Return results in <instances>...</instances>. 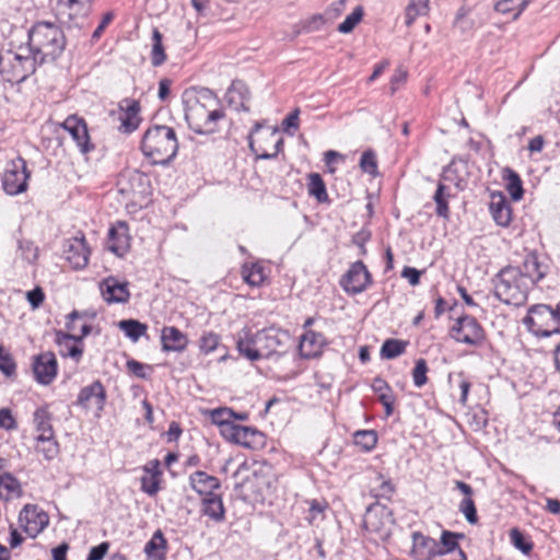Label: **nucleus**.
<instances>
[{"label": "nucleus", "mask_w": 560, "mask_h": 560, "mask_svg": "<svg viewBox=\"0 0 560 560\" xmlns=\"http://www.w3.org/2000/svg\"><path fill=\"white\" fill-rule=\"evenodd\" d=\"M236 348L241 355L252 362L261 359H279L291 348V336L288 330L275 326L256 332L245 327L236 335Z\"/></svg>", "instance_id": "obj_1"}, {"label": "nucleus", "mask_w": 560, "mask_h": 560, "mask_svg": "<svg viewBox=\"0 0 560 560\" xmlns=\"http://www.w3.org/2000/svg\"><path fill=\"white\" fill-rule=\"evenodd\" d=\"M183 104L189 128L199 135L214 133L219 129V122L225 117L218 97L209 89L185 91Z\"/></svg>", "instance_id": "obj_2"}, {"label": "nucleus", "mask_w": 560, "mask_h": 560, "mask_svg": "<svg viewBox=\"0 0 560 560\" xmlns=\"http://www.w3.org/2000/svg\"><path fill=\"white\" fill-rule=\"evenodd\" d=\"M63 31L54 22L39 21L28 32L27 51L39 65L56 60L66 48Z\"/></svg>", "instance_id": "obj_3"}, {"label": "nucleus", "mask_w": 560, "mask_h": 560, "mask_svg": "<svg viewBox=\"0 0 560 560\" xmlns=\"http://www.w3.org/2000/svg\"><path fill=\"white\" fill-rule=\"evenodd\" d=\"M141 151L153 164L167 165L178 151L175 130L164 125L149 127L142 137Z\"/></svg>", "instance_id": "obj_4"}, {"label": "nucleus", "mask_w": 560, "mask_h": 560, "mask_svg": "<svg viewBox=\"0 0 560 560\" xmlns=\"http://www.w3.org/2000/svg\"><path fill=\"white\" fill-rule=\"evenodd\" d=\"M529 284L522 279L514 267L503 268L497 276L494 295L503 303L522 306L527 301Z\"/></svg>", "instance_id": "obj_5"}, {"label": "nucleus", "mask_w": 560, "mask_h": 560, "mask_svg": "<svg viewBox=\"0 0 560 560\" xmlns=\"http://www.w3.org/2000/svg\"><path fill=\"white\" fill-rule=\"evenodd\" d=\"M38 60L27 48H20L18 52L8 51L0 56V73L8 82H22L34 73Z\"/></svg>", "instance_id": "obj_6"}, {"label": "nucleus", "mask_w": 560, "mask_h": 560, "mask_svg": "<svg viewBox=\"0 0 560 560\" xmlns=\"http://www.w3.org/2000/svg\"><path fill=\"white\" fill-rule=\"evenodd\" d=\"M523 324L537 337H549L560 332L553 308L546 304L532 306L523 318Z\"/></svg>", "instance_id": "obj_7"}, {"label": "nucleus", "mask_w": 560, "mask_h": 560, "mask_svg": "<svg viewBox=\"0 0 560 560\" xmlns=\"http://www.w3.org/2000/svg\"><path fill=\"white\" fill-rule=\"evenodd\" d=\"M93 0H58L55 7L56 18L69 27H83L91 11Z\"/></svg>", "instance_id": "obj_8"}, {"label": "nucleus", "mask_w": 560, "mask_h": 560, "mask_svg": "<svg viewBox=\"0 0 560 560\" xmlns=\"http://www.w3.org/2000/svg\"><path fill=\"white\" fill-rule=\"evenodd\" d=\"M30 172L26 161L18 156L5 164L2 175V187L8 195L15 196L27 189Z\"/></svg>", "instance_id": "obj_9"}, {"label": "nucleus", "mask_w": 560, "mask_h": 560, "mask_svg": "<svg viewBox=\"0 0 560 560\" xmlns=\"http://www.w3.org/2000/svg\"><path fill=\"white\" fill-rule=\"evenodd\" d=\"M451 337L457 342L478 347L485 339V330L475 317L466 315L456 320Z\"/></svg>", "instance_id": "obj_10"}, {"label": "nucleus", "mask_w": 560, "mask_h": 560, "mask_svg": "<svg viewBox=\"0 0 560 560\" xmlns=\"http://www.w3.org/2000/svg\"><path fill=\"white\" fill-rule=\"evenodd\" d=\"M372 283V275L363 261L358 260L349 267L340 279L341 288L351 295L364 292Z\"/></svg>", "instance_id": "obj_11"}, {"label": "nucleus", "mask_w": 560, "mask_h": 560, "mask_svg": "<svg viewBox=\"0 0 560 560\" xmlns=\"http://www.w3.org/2000/svg\"><path fill=\"white\" fill-rule=\"evenodd\" d=\"M19 524L26 535L35 538L49 524L48 514L37 504H25L19 513Z\"/></svg>", "instance_id": "obj_12"}, {"label": "nucleus", "mask_w": 560, "mask_h": 560, "mask_svg": "<svg viewBox=\"0 0 560 560\" xmlns=\"http://www.w3.org/2000/svg\"><path fill=\"white\" fill-rule=\"evenodd\" d=\"M106 390L101 381H94L92 384L81 388L77 405L83 409L94 408L96 415L103 411L106 401Z\"/></svg>", "instance_id": "obj_13"}, {"label": "nucleus", "mask_w": 560, "mask_h": 560, "mask_svg": "<svg viewBox=\"0 0 560 560\" xmlns=\"http://www.w3.org/2000/svg\"><path fill=\"white\" fill-rule=\"evenodd\" d=\"M32 369L37 383L49 385L56 378L58 372L56 355L50 351L35 355Z\"/></svg>", "instance_id": "obj_14"}, {"label": "nucleus", "mask_w": 560, "mask_h": 560, "mask_svg": "<svg viewBox=\"0 0 560 560\" xmlns=\"http://www.w3.org/2000/svg\"><path fill=\"white\" fill-rule=\"evenodd\" d=\"M520 277L530 285H535L548 273L549 266L538 258L535 252L526 254L522 264L515 267Z\"/></svg>", "instance_id": "obj_15"}, {"label": "nucleus", "mask_w": 560, "mask_h": 560, "mask_svg": "<svg viewBox=\"0 0 560 560\" xmlns=\"http://www.w3.org/2000/svg\"><path fill=\"white\" fill-rule=\"evenodd\" d=\"M61 126L72 137L81 153L86 154L94 150V145L90 141L86 122L83 118L70 115Z\"/></svg>", "instance_id": "obj_16"}, {"label": "nucleus", "mask_w": 560, "mask_h": 560, "mask_svg": "<svg viewBox=\"0 0 560 560\" xmlns=\"http://www.w3.org/2000/svg\"><path fill=\"white\" fill-rule=\"evenodd\" d=\"M392 522V512L386 505L375 502L366 508L363 518L366 530L380 533Z\"/></svg>", "instance_id": "obj_17"}, {"label": "nucleus", "mask_w": 560, "mask_h": 560, "mask_svg": "<svg viewBox=\"0 0 560 560\" xmlns=\"http://www.w3.org/2000/svg\"><path fill=\"white\" fill-rule=\"evenodd\" d=\"M411 538V556L415 560H433L441 553V550L438 549V540L434 538L421 532H413Z\"/></svg>", "instance_id": "obj_18"}, {"label": "nucleus", "mask_w": 560, "mask_h": 560, "mask_svg": "<svg viewBox=\"0 0 560 560\" xmlns=\"http://www.w3.org/2000/svg\"><path fill=\"white\" fill-rule=\"evenodd\" d=\"M90 248L85 238L73 237L65 245V257L74 269L84 268L89 262Z\"/></svg>", "instance_id": "obj_19"}, {"label": "nucleus", "mask_w": 560, "mask_h": 560, "mask_svg": "<svg viewBox=\"0 0 560 560\" xmlns=\"http://www.w3.org/2000/svg\"><path fill=\"white\" fill-rule=\"evenodd\" d=\"M100 289L102 292V296L109 304L126 303L128 302L130 296L128 283L120 282L114 277H108L104 279L100 284Z\"/></svg>", "instance_id": "obj_20"}, {"label": "nucleus", "mask_w": 560, "mask_h": 560, "mask_svg": "<svg viewBox=\"0 0 560 560\" xmlns=\"http://www.w3.org/2000/svg\"><path fill=\"white\" fill-rule=\"evenodd\" d=\"M189 486L201 497L215 493L221 488L220 480L202 470H197L189 476Z\"/></svg>", "instance_id": "obj_21"}, {"label": "nucleus", "mask_w": 560, "mask_h": 560, "mask_svg": "<svg viewBox=\"0 0 560 560\" xmlns=\"http://www.w3.org/2000/svg\"><path fill=\"white\" fill-rule=\"evenodd\" d=\"M489 210L494 222L506 228L510 225L512 220V209L510 201L502 194H492Z\"/></svg>", "instance_id": "obj_22"}, {"label": "nucleus", "mask_w": 560, "mask_h": 560, "mask_svg": "<svg viewBox=\"0 0 560 560\" xmlns=\"http://www.w3.org/2000/svg\"><path fill=\"white\" fill-rule=\"evenodd\" d=\"M161 341L165 352H183L188 345L187 336L175 326H165L162 329Z\"/></svg>", "instance_id": "obj_23"}, {"label": "nucleus", "mask_w": 560, "mask_h": 560, "mask_svg": "<svg viewBox=\"0 0 560 560\" xmlns=\"http://www.w3.org/2000/svg\"><path fill=\"white\" fill-rule=\"evenodd\" d=\"M120 129L124 132L130 133L135 131L140 124V105L137 101L133 100H124L120 104Z\"/></svg>", "instance_id": "obj_24"}, {"label": "nucleus", "mask_w": 560, "mask_h": 560, "mask_svg": "<svg viewBox=\"0 0 560 560\" xmlns=\"http://www.w3.org/2000/svg\"><path fill=\"white\" fill-rule=\"evenodd\" d=\"M128 228L125 222H118L108 232V249L117 256H124L129 248Z\"/></svg>", "instance_id": "obj_25"}, {"label": "nucleus", "mask_w": 560, "mask_h": 560, "mask_svg": "<svg viewBox=\"0 0 560 560\" xmlns=\"http://www.w3.org/2000/svg\"><path fill=\"white\" fill-rule=\"evenodd\" d=\"M455 487L465 495L458 505V510L464 514L469 524H477L478 515L472 500L474 489L470 485L460 480L455 481Z\"/></svg>", "instance_id": "obj_26"}, {"label": "nucleus", "mask_w": 560, "mask_h": 560, "mask_svg": "<svg viewBox=\"0 0 560 560\" xmlns=\"http://www.w3.org/2000/svg\"><path fill=\"white\" fill-rule=\"evenodd\" d=\"M56 342L60 347L61 355L70 357L75 362L80 361L83 353V348L79 345L81 343L80 338L69 332L57 331Z\"/></svg>", "instance_id": "obj_27"}, {"label": "nucleus", "mask_w": 560, "mask_h": 560, "mask_svg": "<svg viewBox=\"0 0 560 560\" xmlns=\"http://www.w3.org/2000/svg\"><path fill=\"white\" fill-rule=\"evenodd\" d=\"M325 345V337L314 330L306 331L299 345L300 352L304 358H314L318 355Z\"/></svg>", "instance_id": "obj_28"}, {"label": "nucleus", "mask_w": 560, "mask_h": 560, "mask_svg": "<svg viewBox=\"0 0 560 560\" xmlns=\"http://www.w3.org/2000/svg\"><path fill=\"white\" fill-rule=\"evenodd\" d=\"M225 98L231 106H234L235 110H249V93L242 82H233L225 94Z\"/></svg>", "instance_id": "obj_29"}, {"label": "nucleus", "mask_w": 560, "mask_h": 560, "mask_svg": "<svg viewBox=\"0 0 560 560\" xmlns=\"http://www.w3.org/2000/svg\"><path fill=\"white\" fill-rule=\"evenodd\" d=\"M202 512L217 523H221L225 518V508L221 494L213 493L205 497L201 501Z\"/></svg>", "instance_id": "obj_30"}, {"label": "nucleus", "mask_w": 560, "mask_h": 560, "mask_svg": "<svg viewBox=\"0 0 560 560\" xmlns=\"http://www.w3.org/2000/svg\"><path fill=\"white\" fill-rule=\"evenodd\" d=\"M268 140L272 142V150L269 151L262 148H256L255 142L249 139V148L257 155L258 159L270 160L278 155L283 145V139L280 137L277 130L268 131Z\"/></svg>", "instance_id": "obj_31"}, {"label": "nucleus", "mask_w": 560, "mask_h": 560, "mask_svg": "<svg viewBox=\"0 0 560 560\" xmlns=\"http://www.w3.org/2000/svg\"><path fill=\"white\" fill-rule=\"evenodd\" d=\"M51 418L52 416L47 405L42 406L34 411L33 423L36 431L39 432L38 436L54 435Z\"/></svg>", "instance_id": "obj_32"}, {"label": "nucleus", "mask_w": 560, "mask_h": 560, "mask_svg": "<svg viewBox=\"0 0 560 560\" xmlns=\"http://www.w3.org/2000/svg\"><path fill=\"white\" fill-rule=\"evenodd\" d=\"M22 494L20 481L10 472L0 475V498L9 501Z\"/></svg>", "instance_id": "obj_33"}, {"label": "nucleus", "mask_w": 560, "mask_h": 560, "mask_svg": "<svg viewBox=\"0 0 560 560\" xmlns=\"http://www.w3.org/2000/svg\"><path fill=\"white\" fill-rule=\"evenodd\" d=\"M503 179L506 183V190L513 200L517 201L523 198L524 189L520 175L510 167L503 170Z\"/></svg>", "instance_id": "obj_34"}, {"label": "nucleus", "mask_w": 560, "mask_h": 560, "mask_svg": "<svg viewBox=\"0 0 560 560\" xmlns=\"http://www.w3.org/2000/svg\"><path fill=\"white\" fill-rule=\"evenodd\" d=\"M262 438V433L258 430L250 427L240 425V429L236 431L235 443L247 448H255Z\"/></svg>", "instance_id": "obj_35"}, {"label": "nucleus", "mask_w": 560, "mask_h": 560, "mask_svg": "<svg viewBox=\"0 0 560 560\" xmlns=\"http://www.w3.org/2000/svg\"><path fill=\"white\" fill-rule=\"evenodd\" d=\"M36 451L43 454L45 459L51 460L59 453L58 442L55 440V435L37 436L36 438Z\"/></svg>", "instance_id": "obj_36"}, {"label": "nucleus", "mask_w": 560, "mask_h": 560, "mask_svg": "<svg viewBox=\"0 0 560 560\" xmlns=\"http://www.w3.org/2000/svg\"><path fill=\"white\" fill-rule=\"evenodd\" d=\"M118 327L133 342L138 341L147 332L148 326L137 319H122Z\"/></svg>", "instance_id": "obj_37"}, {"label": "nucleus", "mask_w": 560, "mask_h": 560, "mask_svg": "<svg viewBox=\"0 0 560 560\" xmlns=\"http://www.w3.org/2000/svg\"><path fill=\"white\" fill-rule=\"evenodd\" d=\"M160 463H154V472L141 477V490L150 497L155 495L161 489Z\"/></svg>", "instance_id": "obj_38"}, {"label": "nucleus", "mask_w": 560, "mask_h": 560, "mask_svg": "<svg viewBox=\"0 0 560 560\" xmlns=\"http://www.w3.org/2000/svg\"><path fill=\"white\" fill-rule=\"evenodd\" d=\"M166 550V540L159 529L151 539L145 544L144 551L149 558L159 557L163 558Z\"/></svg>", "instance_id": "obj_39"}, {"label": "nucleus", "mask_w": 560, "mask_h": 560, "mask_svg": "<svg viewBox=\"0 0 560 560\" xmlns=\"http://www.w3.org/2000/svg\"><path fill=\"white\" fill-rule=\"evenodd\" d=\"M308 194L316 198L318 202L328 201L326 185L318 173H311L308 176Z\"/></svg>", "instance_id": "obj_40"}, {"label": "nucleus", "mask_w": 560, "mask_h": 560, "mask_svg": "<svg viewBox=\"0 0 560 560\" xmlns=\"http://www.w3.org/2000/svg\"><path fill=\"white\" fill-rule=\"evenodd\" d=\"M447 187L439 183L436 190L433 196V200L436 203L435 212L439 217L443 219H448L450 217V209H448V197L450 194H446Z\"/></svg>", "instance_id": "obj_41"}, {"label": "nucleus", "mask_w": 560, "mask_h": 560, "mask_svg": "<svg viewBox=\"0 0 560 560\" xmlns=\"http://www.w3.org/2000/svg\"><path fill=\"white\" fill-rule=\"evenodd\" d=\"M165 60L166 54L162 44V34L158 28H154L152 33L151 63L154 67H160Z\"/></svg>", "instance_id": "obj_42"}, {"label": "nucleus", "mask_w": 560, "mask_h": 560, "mask_svg": "<svg viewBox=\"0 0 560 560\" xmlns=\"http://www.w3.org/2000/svg\"><path fill=\"white\" fill-rule=\"evenodd\" d=\"M407 341L400 339H387L381 348V355L384 359H395L406 350Z\"/></svg>", "instance_id": "obj_43"}, {"label": "nucleus", "mask_w": 560, "mask_h": 560, "mask_svg": "<svg viewBox=\"0 0 560 560\" xmlns=\"http://www.w3.org/2000/svg\"><path fill=\"white\" fill-rule=\"evenodd\" d=\"M354 444L364 451H371L377 443V435L373 430H360L353 435Z\"/></svg>", "instance_id": "obj_44"}, {"label": "nucleus", "mask_w": 560, "mask_h": 560, "mask_svg": "<svg viewBox=\"0 0 560 560\" xmlns=\"http://www.w3.org/2000/svg\"><path fill=\"white\" fill-rule=\"evenodd\" d=\"M220 343V335L213 331H205L199 339V350L203 354H209L215 349H218Z\"/></svg>", "instance_id": "obj_45"}, {"label": "nucleus", "mask_w": 560, "mask_h": 560, "mask_svg": "<svg viewBox=\"0 0 560 560\" xmlns=\"http://www.w3.org/2000/svg\"><path fill=\"white\" fill-rule=\"evenodd\" d=\"M242 275L245 282L252 287H259L265 279L262 267L257 264L252 265L249 268L244 266Z\"/></svg>", "instance_id": "obj_46"}, {"label": "nucleus", "mask_w": 560, "mask_h": 560, "mask_svg": "<svg viewBox=\"0 0 560 560\" xmlns=\"http://www.w3.org/2000/svg\"><path fill=\"white\" fill-rule=\"evenodd\" d=\"M0 371L7 376L12 377L16 374V363L11 353L0 346Z\"/></svg>", "instance_id": "obj_47"}, {"label": "nucleus", "mask_w": 560, "mask_h": 560, "mask_svg": "<svg viewBox=\"0 0 560 560\" xmlns=\"http://www.w3.org/2000/svg\"><path fill=\"white\" fill-rule=\"evenodd\" d=\"M363 18L362 7H357L345 20L338 25V31L342 34H348L353 31L357 24Z\"/></svg>", "instance_id": "obj_48"}, {"label": "nucleus", "mask_w": 560, "mask_h": 560, "mask_svg": "<svg viewBox=\"0 0 560 560\" xmlns=\"http://www.w3.org/2000/svg\"><path fill=\"white\" fill-rule=\"evenodd\" d=\"M236 417V412H234L230 408H218L211 411V420L214 424H218L220 428L234 421Z\"/></svg>", "instance_id": "obj_49"}, {"label": "nucleus", "mask_w": 560, "mask_h": 560, "mask_svg": "<svg viewBox=\"0 0 560 560\" xmlns=\"http://www.w3.org/2000/svg\"><path fill=\"white\" fill-rule=\"evenodd\" d=\"M377 481H380L378 486L372 489V493L377 499H387L389 500L395 492V487L390 480H384L383 476L377 477Z\"/></svg>", "instance_id": "obj_50"}, {"label": "nucleus", "mask_w": 560, "mask_h": 560, "mask_svg": "<svg viewBox=\"0 0 560 560\" xmlns=\"http://www.w3.org/2000/svg\"><path fill=\"white\" fill-rule=\"evenodd\" d=\"M427 361L424 359L417 360L416 365L412 370V381L416 387L420 388L427 383Z\"/></svg>", "instance_id": "obj_51"}, {"label": "nucleus", "mask_w": 560, "mask_h": 560, "mask_svg": "<svg viewBox=\"0 0 560 560\" xmlns=\"http://www.w3.org/2000/svg\"><path fill=\"white\" fill-rule=\"evenodd\" d=\"M510 537L513 546L521 550L523 553L527 555L533 549V544L525 539L524 535L518 528H512L510 532Z\"/></svg>", "instance_id": "obj_52"}, {"label": "nucleus", "mask_w": 560, "mask_h": 560, "mask_svg": "<svg viewBox=\"0 0 560 560\" xmlns=\"http://www.w3.org/2000/svg\"><path fill=\"white\" fill-rule=\"evenodd\" d=\"M360 167L363 172L375 175L377 173V161L373 151L363 152L360 159Z\"/></svg>", "instance_id": "obj_53"}, {"label": "nucleus", "mask_w": 560, "mask_h": 560, "mask_svg": "<svg viewBox=\"0 0 560 560\" xmlns=\"http://www.w3.org/2000/svg\"><path fill=\"white\" fill-rule=\"evenodd\" d=\"M494 10L502 14L513 13V18L517 19L522 12H518L516 0H500L494 4Z\"/></svg>", "instance_id": "obj_54"}, {"label": "nucleus", "mask_w": 560, "mask_h": 560, "mask_svg": "<svg viewBox=\"0 0 560 560\" xmlns=\"http://www.w3.org/2000/svg\"><path fill=\"white\" fill-rule=\"evenodd\" d=\"M18 428V422L12 415L11 409L1 408L0 409V429L5 431H13Z\"/></svg>", "instance_id": "obj_55"}, {"label": "nucleus", "mask_w": 560, "mask_h": 560, "mask_svg": "<svg viewBox=\"0 0 560 560\" xmlns=\"http://www.w3.org/2000/svg\"><path fill=\"white\" fill-rule=\"evenodd\" d=\"M26 300L32 308L36 310L43 304L45 300V293L40 287H36L33 290L26 292Z\"/></svg>", "instance_id": "obj_56"}, {"label": "nucleus", "mask_w": 560, "mask_h": 560, "mask_svg": "<svg viewBox=\"0 0 560 560\" xmlns=\"http://www.w3.org/2000/svg\"><path fill=\"white\" fill-rule=\"evenodd\" d=\"M109 549V542L103 541L90 549L86 560H103Z\"/></svg>", "instance_id": "obj_57"}, {"label": "nucleus", "mask_w": 560, "mask_h": 560, "mask_svg": "<svg viewBox=\"0 0 560 560\" xmlns=\"http://www.w3.org/2000/svg\"><path fill=\"white\" fill-rule=\"evenodd\" d=\"M421 273H422V271H420L413 267L406 266V267H404V269L401 271V277L407 279L408 282L412 287H415L420 283Z\"/></svg>", "instance_id": "obj_58"}, {"label": "nucleus", "mask_w": 560, "mask_h": 560, "mask_svg": "<svg viewBox=\"0 0 560 560\" xmlns=\"http://www.w3.org/2000/svg\"><path fill=\"white\" fill-rule=\"evenodd\" d=\"M378 400L384 406L386 416L387 417L390 416L394 411V402H395V397L393 395V392L387 390V393H382L381 395H378Z\"/></svg>", "instance_id": "obj_59"}, {"label": "nucleus", "mask_w": 560, "mask_h": 560, "mask_svg": "<svg viewBox=\"0 0 560 560\" xmlns=\"http://www.w3.org/2000/svg\"><path fill=\"white\" fill-rule=\"evenodd\" d=\"M113 19H114V14L112 12H107L106 14H104L100 25L95 28V31L92 34L93 40H97L102 36L104 30L113 21Z\"/></svg>", "instance_id": "obj_60"}, {"label": "nucleus", "mask_w": 560, "mask_h": 560, "mask_svg": "<svg viewBox=\"0 0 560 560\" xmlns=\"http://www.w3.org/2000/svg\"><path fill=\"white\" fill-rule=\"evenodd\" d=\"M240 429V424H235L234 421L221 427V434L229 441L235 443L236 431Z\"/></svg>", "instance_id": "obj_61"}, {"label": "nucleus", "mask_w": 560, "mask_h": 560, "mask_svg": "<svg viewBox=\"0 0 560 560\" xmlns=\"http://www.w3.org/2000/svg\"><path fill=\"white\" fill-rule=\"evenodd\" d=\"M370 237H371V233L368 230L362 229L361 231H359L358 233H355L353 235L352 242L357 246L361 247L362 253L364 254L365 253L364 245L370 240Z\"/></svg>", "instance_id": "obj_62"}, {"label": "nucleus", "mask_w": 560, "mask_h": 560, "mask_svg": "<svg viewBox=\"0 0 560 560\" xmlns=\"http://www.w3.org/2000/svg\"><path fill=\"white\" fill-rule=\"evenodd\" d=\"M127 368L130 372L137 375L140 378H145V374L143 372L144 365L136 360L127 361Z\"/></svg>", "instance_id": "obj_63"}, {"label": "nucleus", "mask_w": 560, "mask_h": 560, "mask_svg": "<svg viewBox=\"0 0 560 560\" xmlns=\"http://www.w3.org/2000/svg\"><path fill=\"white\" fill-rule=\"evenodd\" d=\"M283 127L289 130L290 128H293L296 130L299 128V110H294L291 114H289L285 119L283 120Z\"/></svg>", "instance_id": "obj_64"}]
</instances>
